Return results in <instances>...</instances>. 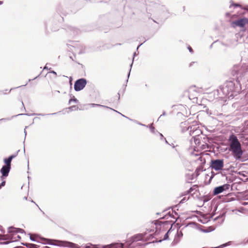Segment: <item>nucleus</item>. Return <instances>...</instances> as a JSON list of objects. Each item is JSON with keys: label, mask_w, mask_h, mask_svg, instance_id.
<instances>
[{"label": "nucleus", "mask_w": 248, "mask_h": 248, "mask_svg": "<svg viewBox=\"0 0 248 248\" xmlns=\"http://www.w3.org/2000/svg\"><path fill=\"white\" fill-rule=\"evenodd\" d=\"M153 238L152 234L147 235V233L137 234L132 236L127 241L125 247L127 248H140L144 245L143 242L151 239ZM100 248H124L122 243H113L101 247Z\"/></svg>", "instance_id": "nucleus-1"}, {"label": "nucleus", "mask_w": 248, "mask_h": 248, "mask_svg": "<svg viewBox=\"0 0 248 248\" xmlns=\"http://www.w3.org/2000/svg\"><path fill=\"white\" fill-rule=\"evenodd\" d=\"M229 142V151L232 152L234 158L236 160H239L241 158L243 155V151L241 148V145L237 137L232 134L228 139Z\"/></svg>", "instance_id": "nucleus-2"}, {"label": "nucleus", "mask_w": 248, "mask_h": 248, "mask_svg": "<svg viewBox=\"0 0 248 248\" xmlns=\"http://www.w3.org/2000/svg\"><path fill=\"white\" fill-rule=\"evenodd\" d=\"M221 91L222 93L226 96L228 98H232L237 93L240 91V89L238 87H235L234 83L232 81H228L225 85L223 86Z\"/></svg>", "instance_id": "nucleus-3"}, {"label": "nucleus", "mask_w": 248, "mask_h": 248, "mask_svg": "<svg viewBox=\"0 0 248 248\" xmlns=\"http://www.w3.org/2000/svg\"><path fill=\"white\" fill-rule=\"evenodd\" d=\"M8 232L9 233L8 235H0V240H10L13 242L17 241L21 238L17 233H23L25 231L22 229L10 227L8 228Z\"/></svg>", "instance_id": "nucleus-4"}, {"label": "nucleus", "mask_w": 248, "mask_h": 248, "mask_svg": "<svg viewBox=\"0 0 248 248\" xmlns=\"http://www.w3.org/2000/svg\"><path fill=\"white\" fill-rule=\"evenodd\" d=\"M190 135L193 136V138L191 140V147L194 150H198V147L200 144V140L198 137L201 131L194 126H188L187 128Z\"/></svg>", "instance_id": "nucleus-5"}, {"label": "nucleus", "mask_w": 248, "mask_h": 248, "mask_svg": "<svg viewBox=\"0 0 248 248\" xmlns=\"http://www.w3.org/2000/svg\"><path fill=\"white\" fill-rule=\"evenodd\" d=\"M248 66L246 64L243 65H235L233 67L232 75L235 76L237 79L241 78V77L247 72Z\"/></svg>", "instance_id": "nucleus-6"}, {"label": "nucleus", "mask_w": 248, "mask_h": 248, "mask_svg": "<svg viewBox=\"0 0 248 248\" xmlns=\"http://www.w3.org/2000/svg\"><path fill=\"white\" fill-rule=\"evenodd\" d=\"M224 166V162L223 159L213 160L211 161V167L215 170H222Z\"/></svg>", "instance_id": "nucleus-7"}, {"label": "nucleus", "mask_w": 248, "mask_h": 248, "mask_svg": "<svg viewBox=\"0 0 248 248\" xmlns=\"http://www.w3.org/2000/svg\"><path fill=\"white\" fill-rule=\"evenodd\" d=\"M87 84V80L85 78H80L76 81L74 85V89L76 91L82 90Z\"/></svg>", "instance_id": "nucleus-8"}, {"label": "nucleus", "mask_w": 248, "mask_h": 248, "mask_svg": "<svg viewBox=\"0 0 248 248\" xmlns=\"http://www.w3.org/2000/svg\"><path fill=\"white\" fill-rule=\"evenodd\" d=\"M164 223H162L161 221H158L156 223L151 225L152 229L150 230H147L149 232H155V233H158V231H160L162 228H163Z\"/></svg>", "instance_id": "nucleus-9"}, {"label": "nucleus", "mask_w": 248, "mask_h": 248, "mask_svg": "<svg viewBox=\"0 0 248 248\" xmlns=\"http://www.w3.org/2000/svg\"><path fill=\"white\" fill-rule=\"evenodd\" d=\"M230 187V185L229 184H224L222 186L216 187L214 188V195H217L218 194L221 193L223 191L228 189Z\"/></svg>", "instance_id": "nucleus-10"}, {"label": "nucleus", "mask_w": 248, "mask_h": 248, "mask_svg": "<svg viewBox=\"0 0 248 248\" xmlns=\"http://www.w3.org/2000/svg\"><path fill=\"white\" fill-rule=\"evenodd\" d=\"M11 169V167H8L7 166H3L1 169L0 172L2 174V176H1V179L3 180L4 177H6L8 176L9 171Z\"/></svg>", "instance_id": "nucleus-11"}, {"label": "nucleus", "mask_w": 248, "mask_h": 248, "mask_svg": "<svg viewBox=\"0 0 248 248\" xmlns=\"http://www.w3.org/2000/svg\"><path fill=\"white\" fill-rule=\"evenodd\" d=\"M241 137H244L245 136L248 135V122L246 123V126H244L241 130Z\"/></svg>", "instance_id": "nucleus-12"}, {"label": "nucleus", "mask_w": 248, "mask_h": 248, "mask_svg": "<svg viewBox=\"0 0 248 248\" xmlns=\"http://www.w3.org/2000/svg\"><path fill=\"white\" fill-rule=\"evenodd\" d=\"M5 166L11 167V163L12 161V157H9L8 158H5L3 160Z\"/></svg>", "instance_id": "nucleus-13"}, {"label": "nucleus", "mask_w": 248, "mask_h": 248, "mask_svg": "<svg viewBox=\"0 0 248 248\" xmlns=\"http://www.w3.org/2000/svg\"><path fill=\"white\" fill-rule=\"evenodd\" d=\"M88 105L90 106L91 107H93V108L97 106V107H103V108H108V107L107 106L99 105V104H97L92 103V104H89ZM110 109H111V108H110Z\"/></svg>", "instance_id": "nucleus-14"}, {"label": "nucleus", "mask_w": 248, "mask_h": 248, "mask_svg": "<svg viewBox=\"0 0 248 248\" xmlns=\"http://www.w3.org/2000/svg\"><path fill=\"white\" fill-rule=\"evenodd\" d=\"M64 246L68 247L73 248L75 246V244L73 243L69 242H64Z\"/></svg>", "instance_id": "nucleus-15"}, {"label": "nucleus", "mask_w": 248, "mask_h": 248, "mask_svg": "<svg viewBox=\"0 0 248 248\" xmlns=\"http://www.w3.org/2000/svg\"><path fill=\"white\" fill-rule=\"evenodd\" d=\"M71 111L77 110L78 109V107L76 106H73L68 108Z\"/></svg>", "instance_id": "nucleus-16"}, {"label": "nucleus", "mask_w": 248, "mask_h": 248, "mask_svg": "<svg viewBox=\"0 0 248 248\" xmlns=\"http://www.w3.org/2000/svg\"><path fill=\"white\" fill-rule=\"evenodd\" d=\"M153 124H151V125L149 126V128H150V130H151V131L152 133H155V127H153Z\"/></svg>", "instance_id": "nucleus-17"}, {"label": "nucleus", "mask_w": 248, "mask_h": 248, "mask_svg": "<svg viewBox=\"0 0 248 248\" xmlns=\"http://www.w3.org/2000/svg\"><path fill=\"white\" fill-rule=\"evenodd\" d=\"M72 102H77L78 100L75 98H74L73 99H70L69 101V104H71Z\"/></svg>", "instance_id": "nucleus-18"}, {"label": "nucleus", "mask_w": 248, "mask_h": 248, "mask_svg": "<svg viewBox=\"0 0 248 248\" xmlns=\"http://www.w3.org/2000/svg\"><path fill=\"white\" fill-rule=\"evenodd\" d=\"M170 231L169 230L168 231V232L165 234L164 238L163 239V240H167L168 238V233H169Z\"/></svg>", "instance_id": "nucleus-19"}, {"label": "nucleus", "mask_w": 248, "mask_h": 248, "mask_svg": "<svg viewBox=\"0 0 248 248\" xmlns=\"http://www.w3.org/2000/svg\"><path fill=\"white\" fill-rule=\"evenodd\" d=\"M30 238L32 241H36L35 235H30Z\"/></svg>", "instance_id": "nucleus-20"}, {"label": "nucleus", "mask_w": 248, "mask_h": 248, "mask_svg": "<svg viewBox=\"0 0 248 248\" xmlns=\"http://www.w3.org/2000/svg\"><path fill=\"white\" fill-rule=\"evenodd\" d=\"M198 160H200L202 162H203V163H205V160L204 158H203L202 156H199L198 158Z\"/></svg>", "instance_id": "nucleus-21"}, {"label": "nucleus", "mask_w": 248, "mask_h": 248, "mask_svg": "<svg viewBox=\"0 0 248 248\" xmlns=\"http://www.w3.org/2000/svg\"><path fill=\"white\" fill-rule=\"evenodd\" d=\"M177 235L178 237H181L183 236V233L181 232H177Z\"/></svg>", "instance_id": "nucleus-22"}, {"label": "nucleus", "mask_w": 248, "mask_h": 248, "mask_svg": "<svg viewBox=\"0 0 248 248\" xmlns=\"http://www.w3.org/2000/svg\"><path fill=\"white\" fill-rule=\"evenodd\" d=\"M5 185V181H3L0 184V189L1 188L2 186H4Z\"/></svg>", "instance_id": "nucleus-23"}, {"label": "nucleus", "mask_w": 248, "mask_h": 248, "mask_svg": "<svg viewBox=\"0 0 248 248\" xmlns=\"http://www.w3.org/2000/svg\"><path fill=\"white\" fill-rule=\"evenodd\" d=\"M17 154H18V152H17L16 154L15 155H13L11 156H10L9 157H12V160L15 157H16V155H17Z\"/></svg>", "instance_id": "nucleus-24"}, {"label": "nucleus", "mask_w": 248, "mask_h": 248, "mask_svg": "<svg viewBox=\"0 0 248 248\" xmlns=\"http://www.w3.org/2000/svg\"><path fill=\"white\" fill-rule=\"evenodd\" d=\"M232 5L235 6V7H241V5H240V4H232Z\"/></svg>", "instance_id": "nucleus-25"}, {"label": "nucleus", "mask_w": 248, "mask_h": 248, "mask_svg": "<svg viewBox=\"0 0 248 248\" xmlns=\"http://www.w3.org/2000/svg\"><path fill=\"white\" fill-rule=\"evenodd\" d=\"M136 123L137 124H139V125H141L144 126H147V127L148 126H146L145 124H141V123H139L138 122H136Z\"/></svg>", "instance_id": "nucleus-26"}, {"label": "nucleus", "mask_w": 248, "mask_h": 248, "mask_svg": "<svg viewBox=\"0 0 248 248\" xmlns=\"http://www.w3.org/2000/svg\"><path fill=\"white\" fill-rule=\"evenodd\" d=\"M239 128H236L235 130H234V131L235 133H238L239 132Z\"/></svg>", "instance_id": "nucleus-27"}, {"label": "nucleus", "mask_w": 248, "mask_h": 248, "mask_svg": "<svg viewBox=\"0 0 248 248\" xmlns=\"http://www.w3.org/2000/svg\"><path fill=\"white\" fill-rule=\"evenodd\" d=\"M188 49H189V51H190V52H192V48H191V47L190 46H189V47H188Z\"/></svg>", "instance_id": "nucleus-28"}, {"label": "nucleus", "mask_w": 248, "mask_h": 248, "mask_svg": "<svg viewBox=\"0 0 248 248\" xmlns=\"http://www.w3.org/2000/svg\"><path fill=\"white\" fill-rule=\"evenodd\" d=\"M185 198H184L183 200H182L180 201V202H181V203H183V202H184V201L185 200Z\"/></svg>", "instance_id": "nucleus-29"}, {"label": "nucleus", "mask_w": 248, "mask_h": 248, "mask_svg": "<svg viewBox=\"0 0 248 248\" xmlns=\"http://www.w3.org/2000/svg\"><path fill=\"white\" fill-rule=\"evenodd\" d=\"M50 72H51V73H53V74H55V75H57L55 71H51Z\"/></svg>", "instance_id": "nucleus-30"}, {"label": "nucleus", "mask_w": 248, "mask_h": 248, "mask_svg": "<svg viewBox=\"0 0 248 248\" xmlns=\"http://www.w3.org/2000/svg\"><path fill=\"white\" fill-rule=\"evenodd\" d=\"M72 78L70 77V83L71 85H72Z\"/></svg>", "instance_id": "nucleus-31"}, {"label": "nucleus", "mask_w": 248, "mask_h": 248, "mask_svg": "<svg viewBox=\"0 0 248 248\" xmlns=\"http://www.w3.org/2000/svg\"><path fill=\"white\" fill-rule=\"evenodd\" d=\"M8 120V119H0V121H5V120Z\"/></svg>", "instance_id": "nucleus-32"}, {"label": "nucleus", "mask_w": 248, "mask_h": 248, "mask_svg": "<svg viewBox=\"0 0 248 248\" xmlns=\"http://www.w3.org/2000/svg\"><path fill=\"white\" fill-rule=\"evenodd\" d=\"M242 204H243V205H247L248 204V202H244Z\"/></svg>", "instance_id": "nucleus-33"}, {"label": "nucleus", "mask_w": 248, "mask_h": 248, "mask_svg": "<svg viewBox=\"0 0 248 248\" xmlns=\"http://www.w3.org/2000/svg\"><path fill=\"white\" fill-rule=\"evenodd\" d=\"M165 115V112H164L163 113V114H162V115H160V117H159V118H160L162 115Z\"/></svg>", "instance_id": "nucleus-34"}, {"label": "nucleus", "mask_w": 248, "mask_h": 248, "mask_svg": "<svg viewBox=\"0 0 248 248\" xmlns=\"http://www.w3.org/2000/svg\"><path fill=\"white\" fill-rule=\"evenodd\" d=\"M8 243H9L8 242H5L3 243L4 244H8Z\"/></svg>", "instance_id": "nucleus-35"}, {"label": "nucleus", "mask_w": 248, "mask_h": 248, "mask_svg": "<svg viewBox=\"0 0 248 248\" xmlns=\"http://www.w3.org/2000/svg\"><path fill=\"white\" fill-rule=\"evenodd\" d=\"M39 115H41V116H45V114H39Z\"/></svg>", "instance_id": "nucleus-36"}, {"label": "nucleus", "mask_w": 248, "mask_h": 248, "mask_svg": "<svg viewBox=\"0 0 248 248\" xmlns=\"http://www.w3.org/2000/svg\"><path fill=\"white\" fill-rule=\"evenodd\" d=\"M141 45V44L138 47H137V49L139 48V47Z\"/></svg>", "instance_id": "nucleus-37"}, {"label": "nucleus", "mask_w": 248, "mask_h": 248, "mask_svg": "<svg viewBox=\"0 0 248 248\" xmlns=\"http://www.w3.org/2000/svg\"><path fill=\"white\" fill-rule=\"evenodd\" d=\"M47 69V67L46 66L44 67V69Z\"/></svg>", "instance_id": "nucleus-38"}, {"label": "nucleus", "mask_w": 248, "mask_h": 248, "mask_svg": "<svg viewBox=\"0 0 248 248\" xmlns=\"http://www.w3.org/2000/svg\"><path fill=\"white\" fill-rule=\"evenodd\" d=\"M44 248H49V247H44Z\"/></svg>", "instance_id": "nucleus-39"}, {"label": "nucleus", "mask_w": 248, "mask_h": 248, "mask_svg": "<svg viewBox=\"0 0 248 248\" xmlns=\"http://www.w3.org/2000/svg\"><path fill=\"white\" fill-rule=\"evenodd\" d=\"M2 3V1H0V5Z\"/></svg>", "instance_id": "nucleus-40"}, {"label": "nucleus", "mask_w": 248, "mask_h": 248, "mask_svg": "<svg viewBox=\"0 0 248 248\" xmlns=\"http://www.w3.org/2000/svg\"><path fill=\"white\" fill-rule=\"evenodd\" d=\"M160 136H161V137H163V135H162V134H160Z\"/></svg>", "instance_id": "nucleus-41"}, {"label": "nucleus", "mask_w": 248, "mask_h": 248, "mask_svg": "<svg viewBox=\"0 0 248 248\" xmlns=\"http://www.w3.org/2000/svg\"><path fill=\"white\" fill-rule=\"evenodd\" d=\"M26 246H27V247H28V245H26ZM29 247L30 248H32L31 247H29Z\"/></svg>", "instance_id": "nucleus-42"}, {"label": "nucleus", "mask_w": 248, "mask_h": 248, "mask_svg": "<svg viewBox=\"0 0 248 248\" xmlns=\"http://www.w3.org/2000/svg\"><path fill=\"white\" fill-rule=\"evenodd\" d=\"M24 132H25V135H26V132L25 130H24Z\"/></svg>", "instance_id": "nucleus-43"}, {"label": "nucleus", "mask_w": 248, "mask_h": 248, "mask_svg": "<svg viewBox=\"0 0 248 248\" xmlns=\"http://www.w3.org/2000/svg\"><path fill=\"white\" fill-rule=\"evenodd\" d=\"M56 113H52L51 114V115H54V114H55Z\"/></svg>", "instance_id": "nucleus-44"}, {"label": "nucleus", "mask_w": 248, "mask_h": 248, "mask_svg": "<svg viewBox=\"0 0 248 248\" xmlns=\"http://www.w3.org/2000/svg\"><path fill=\"white\" fill-rule=\"evenodd\" d=\"M136 55V53H134V56H135Z\"/></svg>", "instance_id": "nucleus-45"}, {"label": "nucleus", "mask_w": 248, "mask_h": 248, "mask_svg": "<svg viewBox=\"0 0 248 248\" xmlns=\"http://www.w3.org/2000/svg\"><path fill=\"white\" fill-rule=\"evenodd\" d=\"M149 244V243H146V244H145V245H147V244Z\"/></svg>", "instance_id": "nucleus-46"}, {"label": "nucleus", "mask_w": 248, "mask_h": 248, "mask_svg": "<svg viewBox=\"0 0 248 248\" xmlns=\"http://www.w3.org/2000/svg\"><path fill=\"white\" fill-rule=\"evenodd\" d=\"M246 9L248 10V9H247V8H246Z\"/></svg>", "instance_id": "nucleus-47"}]
</instances>
